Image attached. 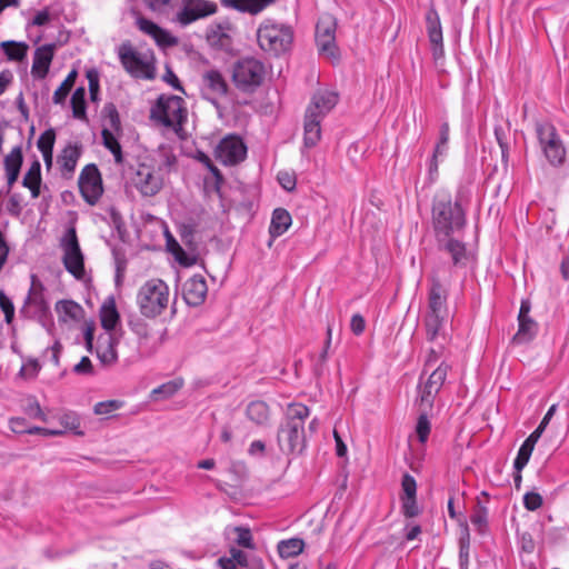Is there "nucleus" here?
<instances>
[{
    "instance_id": "nucleus-1",
    "label": "nucleus",
    "mask_w": 569,
    "mask_h": 569,
    "mask_svg": "<svg viewBox=\"0 0 569 569\" xmlns=\"http://www.w3.org/2000/svg\"><path fill=\"white\" fill-rule=\"evenodd\" d=\"M174 162L172 152L161 147L137 166L130 182L142 197H153L162 189L164 177Z\"/></svg>"
},
{
    "instance_id": "nucleus-2",
    "label": "nucleus",
    "mask_w": 569,
    "mask_h": 569,
    "mask_svg": "<svg viewBox=\"0 0 569 569\" xmlns=\"http://www.w3.org/2000/svg\"><path fill=\"white\" fill-rule=\"evenodd\" d=\"M450 368L442 356V349L431 348L427 355L418 386L420 407L425 409L432 408L436 396L441 390Z\"/></svg>"
},
{
    "instance_id": "nucleus-3",
    "label": "nucleus",
    "mask_w": 569,
    "mask_h": 569,
    "mask_svg": "<svg viewBox=\"0 0 569 569\" xmlns=\"http://www.w3.org/2000/svg\"><path fill=\"white\" fill-rule=\"evenodd\" d=\"M309 409L301 403L289 406L278 430V443L282 452H300L305 448V419Z\"/></svg>"
},
{
    "instance_id": "nucleus-4",
    "label": "nucleus",
    "mask_w": 569,
    "mask_h": 569,
    "mask_svg": "<svg viewBox=\"0 0 569 569\" xmlns=\"http://www.w3.org/2000/svg\"><path fill=\"white\" fill-rule=\"evenodd\" d=\"M171 301V291L167 282L159 278L144 281L136 295V303L140 313L148 319L162 315Z\"/></svg>"
},
{
    "instance_id": "nucleus-5",
    "label": "nucleus",
    "mask_w": 569,
    "mask_h": 569,
    "mask_svg": "<svg viewBox=\"0 0 569 569\" xmlns=\"http://www.w3.org/2000/svg\"><path fill=\"white\" fill-rule=\"evenodd\" d=\"M432 223L439 241L446 240L465 226V213L447 194L438 196L432 206Z\"/></svg>"
},
{
    "instance_id": "nucleus-6",
    "label": "nucleus",
    "mask_w": 569,
    "mask_h": 569,
    "mask_svg": "<svg viewBox=\"0 0 569 569\" xmlns=\"http://www.w3.org/2000/svg\"><path fill=\"white\" fill-rule=\"evenodd\" d=\"M257 40L263 51L278 56L291 48L293 30L288 24L268 19L259 26Z\"/></svg>"
},
{
    "instance_id": "nucleus-7",
    "label": "nucleus",
    "mask_w": 569,
    "mask_h": 569,
    "mask_svg": "<svg viewBox=\"0 0 569 569\" xmlns=\"http://www.w3.org/2000/svg\"><path fill=\"white\" fill-rule=\"evenodd\" d=\"M150 117L153 121L178 133L187 119L184 100L178 96L162 94L152 106Z\"/></svg>"
},
{
    "instance_id": "nucleus-8",
    "label": "nucleus",
    "mask_w": 569,
    "mask_h": 569,
    "mask_svg": "<svg viewBox=\"0 0 569 569\" xmlns=\"http://www.w3.org/2000/svg\"><path fill=\"white\" fill-rule=\"evenodd\" d=\"M118 57L123 69L133 78L151 80L156 76L153 54L138 51L129 42L118 47Z\"/></svg>"
},
{
    "instance_id": "nucleus-9",
    "label": "nucleus",
    "mask_w": 569,
    "mask_h": 569,
    "mask_svg": "<svg viewBox=\"0 0 569 569\" xmlns=\"http://www.w3.org/2000/svg\"><path fill=\"white\" fill-rule=\"evenodd\" d=\"M266 67L256 58L241 59L233 66L232 80L241 91H253L263 82Z\"/></svg>"
},
{
    "instance_id": "nucleus-10",
    "label": "nucleus",
    "mask_w": 569,
    "mask_h": 569,
    "mask_svg": "<svg viewBox=\"0 0 569 569\" xmlns=\"http://www.w3.org/2000/svg\"><path fill=\"white\" fill-rule=\"evenodd\" d=\"M536 132L548 161L552 166L561 164L566 157V149L556 128L548 122L537 123Z\"/></svg>"
},
{
    "instance_id": "nucleus-11",
    "label": "nucleus",
    "mask_w": 569,
    "mask_h": 569,
    "mask_svg": "<svg viewBox=\"0 0 569 569\" xmlns=\"http://www.w3.org/2000/svg\"><path fill=\"white\" fill-rule=\"evenodd\" d=\"M337 21L331 14H322L316 26V42L320 54L331 61L339 60V52L336 46Z\"/></svg>"
},
{
    "instance_id": "nucleus-12",
    "label": "nucleus",
    "mask_w": 569,
    "mask_h": 569,
    "mask_svg": "<svg viewBox=\"0 0 569 569\" xmlns=\"http://www.w3.org/2000/svg\"><path fill=\"white\" fill-rule=\"evenodd\" d=\"M61 249L63 251L62 261L67 271L76 279H82L84 277L83 254L73 228L68 229L61 239Z\"/></svg>"
},
{
    "instance_id": "nucleus-13",
    "label": "nucleus",
    "mask_w": 569,
    "mask_h": 569,
    "mask_svg": "<svg viewBox=\"0 0 569 569\" xmlns=\"http://www.w3.org/2000/svg\"><path fill=\"white\" fill-rule=\"evenodd\" d=\"M217 10V3L210 0H182L174 21L181 27H187L197 20L214 14Z\"/></svg>"
},
{
    "instance_id": "nucleus-14",
    "label": "nucleus",
    "mask_w": 569,
    "mask_h": 569,
    "mask_svg": "<svg viewBox=\"0 0 569 569\" xmlns=\"http://www.w3.org/2000/svg\"><path fill=\"white\" fill-rule=\"evenodd\" d=\"M81 196L89 204H96L102 196V180L96 164H87L79 176Z\"/></svg>"
},
{
    "instance_id": "nucleus-15",
    "label": "nucleus",
    "mask_w": 569,
    "mask_h": 569,
    "mask_svg": "<svg viewBox=\"0 0 569 569\" xmlns=\"http://www.w3.org/2000/svg\"><path fill=\"white\" fill-rule=\"evenodd\" d=\"M247 147L237 136H227L216 148L217 159L226 166L237 164L244 160Z\"/></svg>"
},
{
    "instance_id": "nucleus-16",
    "label": "nucleus",
    "mask_w": 569,
    "mask_h": 569,
    "mask_svg": "<svg viewBox=\"0 0 569 569\" xmlns=\"http://www.w3.org/2000/svg\"><path fill=\"white\" fill-rule=\"evenodd\" d=\"M200 89L204 99L217 104L227 94L228 84L219 71L209 70L202 74Z\"/></svg>"
},
{
    "instance_id": "nucleus-17",
    "label": "nucleus",
    "mask_w": 569,
    "mask_h": 569,
    "mask_svg": "<svg viewBox=\"0 0 569 569\" xmlns=\"http://www.w3.org/2000/svg\"><path fill=\"white\" fill-rule=\"evenodd\" d=\"M136 26L141 32L151 37L162 49L174 47L179 42L178 38L171 32L142 16H137Z\"/></svg>"
},
{
    "instance_id": "nucleus-18",
    "label": "nucleus",
    "mask_w": 569,
    "mask_h": 569,
    "mask_svg": "<svg viewBox=\"0 0 569 569\" xmlns=\"http://www.w3.org/2000/svg\"><path fill=\"white\" fill-rule=\"evenodd\" d=\"M426 28L431 44L432 57L436 61L445 57L442 28L438 12L431 8L426 14Z\"/></svg>"
},
{
    "instance_id": "nucleus-19",
    "label": "nucleus",
    "mask_w": 569,
    "mask_h": 569,
    "mask_svg": "<svg viewBox=\"0 0 569 569\" xmlns=\"http://www.w3.org/2000/svg\"><path fill=\"white\" fill-rule=\"evenodd\" d=\"M54 311L57 313L59 325L67 329L74 328L84 317L83 308L78 302L68 299L57 301Z\"/></svg>"
},
{
    "instance_id": "nucleus-20",
    "label": "nucleus",
    "mask_w": 569,
    "mask_h": 569,
    "mask_svg": "<svg viewBox=\"0 0 569 569\" xmlns=\"http://www.w3.org/2000/svg\"><path fill=\"white\" fill-rule=\"evenodd\" d=\"M56 50V43H47L34 50L31 67V74L34 79L42 80L48 76Z\"/></svg>"
},
{
    "instance_id": "nucleus-21",
    "label": "nucleus",
    "mask_w": 569,
    "mask_h": 569,
    "mask_svg": "<svg viewBox=\"0 0 569 569\" xmlns=\"http://www.w3.org/2000/svg\"><path fill=\"white\" fill-rule=\"evenodd\" d=\"M118 338L112 332L100 335L97 341L96 355L104 367L113 366L118 360Z\"/></svg>"
},
{
    "instance_id": "nucleus-22",
    "label": "nucleus",
    "mask_w": 569,
    "mask_h": 569,
    "mask_svg": "<svg viewBox=\"0 0 569 569\" xmlns=\"http://www.w3.org/2000/svg\"><path fill=\"white\" fill-rule=\"evenodd\" d=\"M207 292V282L201 276L190 277L182 287L186 303L193 307L200 306L204 301Z\"/></svg>"
},
{
    "instance_id": "nucleus-23",
    "label": "nucleus",
    "mask_w": 569,
    "mask_h": 569,
    "mask_svg": "<svg viewBox=\"0 0 569 569\" xmlns=\"http://www.w3.org/2000/svg\"><path fill=\"white\" fill-rule=\"evenodd\" d=\"M337 102V92L328 89H320L313 94L306 111H311V113H316L317 117L323 119L335 108Z\"/></svg>"
},
{
    "instance_id": "nucleus-24",
    "label": "nucleus",
    "mask_w": 569,
    "mask_h": 569,
    "mask_svg": "<svg viewBox=\"0 0 569 569\" xmlns=\"http://www.w3.org/2000/svg\"><path fill=\"white\" fill-rule=\"evenodd\" d=\"M233 27L230 22L223 21L219 23H212L207 29V40L211 46L219 48H228L231 43V37L233 34Z\"/></svg>"
},
{
    "instance_id": "nucleus-25",
    "label": "nucleus",
    "mask_w": 569,
    "mask_h": 569,
    "mask_svg": "<svg viewBox=\"0 0 569 569\" xmlns=\"http://www.w3.org/2000/svg\"><path fill=\"white\" fill-rule=\"evenodd\" d=\"M81 156V147L77 143L67 144L58 157V163L64 177H71Z\"/></svg>"
},
{
    "instance_id": "nucleus-26",
    "label": "nucleus",
    "mask_w": 569,
    "mask_h": 569,
    "mask_svg": "<svg viewBox=\"0 0 569 569\" xmlns=\"http://www.w3.org/2000/svg\"><path fill=\"white\" fill-rule=\"evenodd\" d=\"M447 295L439 281L432 280L429 290L428 313L427 315H446L447 316Z\"/></svg>"
},
{
    "instance_id": "nucleus-27",
    "label": "nucleus",
    "mask_w": 569,
    "mask_h": 569,
    "mask_svg": "<svg viewBox=\"0 0 569 569\" xmlns=\"http://www.w3.org/2000/svg\"><path fill=\"white\" fill-rule=\"evenodd\" d=\"M322 118L317 117L316 113H311V111H306L305 116V133H303V143L307 148L315 147L321 138V127L320 123Z\"/></svg>"
},
{
    "instance_id": "nucleus-28",
    "label": "nucleus",
    "mask_w": 569,
    "mask_h": 569,
    "mask_svg": "<svg viewBox=\"0 0 569 569\" xmlns=\"http://www.w3.org/2000/svg\"><path fill=\"white\" fill-rule=\"evenodd\" d=\"M276 0H222V4L239 12L258 14Z\"/></svg>"
},
{
    "instance_id": "nucleus-29",
    "label": "nucleus",
    "mask_w": 569,
    "mask_h": 569,
    "mask_svg": "<svg viewBox=\"0 0 569 569\" xmlns=\"http://www.w3.org/2000/svg\"><path fill=\"white\" fill-rule=\"evenodd\" d=\"M120 319L113 297H108L100 308L101 326L107 332H111Z\"/></svg>"
},
{
    "instance_id": "nucleus-30",
    "label": "nucleus",
    "mask_w": 569,
    "mask_h": 569,
    "mask_svg": "<svg viewBox=\"0 0 569 569\" xmlns=\"http://www.w3.org/2000/svg\"><path fill=\"white\" fill-rule=\"evenodd\" d=\"M292 218L283 208H277L272 212L269 233L272 238L282 236L291 226Z\"/></svg>"
},
{
    "instance_id": "nucleus-31",
    "label": "nucleus",
    "mask_w": 569,
    "mask_h": 569,
    "mask_svg": "<svg viewBox=\"0 0 569 569\" xmlns=\"http://www.w3.org/2000/svg\"><path fill=\"white\" fill-rule=\"evenodd\" d=\"M41 182V164L34 160L22 179V186L30 190L33 199H37L40 196Z\"/></svg>"
},
{
    "instance_id": "nucleus-32",
    "label": "nucleus",
    "mask_w": 569,
    "mask_h": 569,
    "mask_svg": "<svg viewBox=\"0 0 569 569\" xmlns=\"http://www.w3.org/2000/svg\"><path fill=\"white\" fill-rule=\"evenodd\" d=\"M247 418L257 426H267L270 421V410L266 402L251 401L246 409Z\"/></svg>"
},
{
    "instance_id": "nucleus-33",
    "label": "nucleus",
    "mask_w": 569,
    "mask_h": 569,
    "mask_svg": "<svg viewBox=\"0 0 569 569\" xmlns=\"http://www.w3.org/2000/svg\"><path fill=\"white\" fill-rule=\"evenodd\" d=\"M0 49L9 61H22L27 57L29 46L23 41L7 40L0 42Z\"/></svg>"
},
{
    "instance_id": "nucleus-34",
    "label": "nucleus",
    "mask_w": 569,
    "mask_h": 569,
    "mask_svg": "<svg viewBox=\"0 0 569 569\" xmlns=\"http://www.w3.org/2000/svg\"><path fill=\"white\" fill-rule=\"evenodd\" d=\"M536 443L537 440L530 436L522 442L513 461V468L516 471L521 472L522 469L527 466Z\"/></svg>"
},
{
    "instance_id": "nucleus-35",
    "label": "nucleus",
    "mask_w": 569,
    "mask_h": 569,
    "mask_svg": "<svg viewBox=\"0 0 569 569\" xmlns=\"http://www.w3.org/2000/svg\"><path fill=\"white\" fill-rule=\"evenodd\" d=\"M70 103L73 118L81 121H87L86 89L83 87H79L73 91Z\"/></svg>"
},
{
    "instance_id": "nucleus-36",
    "label": "nucleus",
    "mask_w": 569,
    "mask_h": 569,
    "mask_svg": "<svg viewBox=\"0 0 569 569\" xmlns=\"http://www.w3.org/2000/svg\"><path fill=\"white\" fill-rule=\"evenodd\" d=\"M182 386L183 380L181 378H176L154 388L150 396L153 400L168 399L176 395L182 388Z\"/></svg>"
},
{
    "instance_id": "nucleus-37",
    "label": "nucleus",
    "mask_w": 569,
    "mask_h": 569,
    "mask_svg": "<svg viewBox=\"0 0 569 569\" xmlns=\"http://www.w3.org/2000/svg\"><path fill=\"white\" fill-rule=\"evenodd\" d=\"M78 72L77 70H71L62 83L56 89L52 96V101L54 104H63L66 99L74 86Z\"/></svg>"
},
{
    "instance_id": "nucleus-38",
    "label": "nucleus",
    "mask_w": 569,
    "mask_h": 569,
    "mask_svg": "<svg viewBox=\"0 0 569 569\" xmlns=\"http://www.w3.org/2000/svg\"><path fill=\"white\" fill-rule=\"evenodd\" d=\"M305 541L299 538L282 540L278 543V552L281 558H292L303 551Z\"/></svg>"
},
{
    "instance_id": "nucleus-39",
    "label": "nucleus",
    "mask_w": 569,
    "mask_h": 569,
    "mask_svg": "<svg viewBox=\"0 0 569 569\" xmlns=\"http://www.w3.org/2000/svg\"><path fill=\"white\" fill-rule=\"evenodd\" d=\"M229 553L230 557H221L218 560V563L222 569H236L238 566L247 567L248 561L246 552L237 548H231Z\"/></svg>"
},
{
    "instance_id": "nucleus-40",
    "label": "nucleus",
    "mask_w": 569,
    "mask_h": 569,
    "mask_svg": "<svg viewBox=\"0 0 569 569\" xmlns=\"http://www.w3.org/2000/svg\"><path fill=\"white\" fill-rule=\"evenodd\" d=\"M101 136L103 146L113 154L114 161L117 163H121L123 158L121 146L118 141V138L113 134L111 130L107 128L102 130Z\"/></svg>"
},
{
    "instance_id": "nucleus-41",
    "label": "nucleus",
    "mask_w": 569,
    "mask_h": 569,
    "mask_svg": "<svg viewBox=\"0 0 569 569\" xmlns=\"http://www.w3.org/2000/svg\"><path fill=\"white\" fill-rule=\"evenodd\" d=\"M519 329L515 336V340L519 343L531 340L537 332V323L531 318L518 319Z\"/></svg>"
},
{
    "instance_id": "nucleus-42",
    "label": "nucleus",
    "mask_w": 569,
    "mask_h": 569,
    "mask_svg": "<svg viewBox=\"0 0 569 569\" xmlns=\"http://www.w3.org/2000/svg\"><path fill=\"white\" fill-rule=\"evenodd\" d=\"M446 315L426 316V331L428 340L433 341L438 338L446 321Z\"/></svg>"
},
{
    "instance_id": "nucleus-43",
    "label": "nucleus",
    "mask_w": 569,
    "mask_h": 569,
    "mask_svg": "<svg viewBox=\"0 0 569 569\" xmlns=\"http://www.w3.org/2000/svg\"><path fill=\"white\" fill-rule=\"evenodd\" d=\"M58 420L62 427L59 430H63V433L66 431H73L76 435H82V431L79 430L80 417L76 412L62 411L61 413H59Z\"/></svg>"
},
{
    "instance_id": "nucleus-44",
    "label": "nucleus",
    "mask_w": 569,
    "mask_h": 569,
    "mask_svg": "<svg viewBox=\"0 0 569 569\" xmlns=\"http://www.w3.org/2000/svg\"><path fill=\"white\" fill-rule=\"evenodd\" d=\"M441 242L443 243V248L451 254L455 264L463 263L466 259V248L462 242L453 240L450 237Z\"/></svg>"
},
{
    "instance_id": "nucleus-45",
    "label": "nucleus",
    "mask_w": 569,
    "mask_h": 569,
    "mask_svg": "<svg viewBox=\"0 0 569 569\" xmlns=\"http://www.w3.org/2000/svg\"><path fill=\"white\" fill-rule=\"evenodd\" d=\"M459 563L461 569H468L470 552V535L467 526L463 527L459 539Z\"/></svg>"
},
{
    "instance_id": "nucleus-46",
    "label": "nucleus",
    "mask_w": 569,
    "mask_h": 569,
    "mask_svg": "<svg viewBox=\"0 0 569 569\" xmlns=\"http://www.w3.org/2000/svg\"><path fill=\"white\" fill-rule=\"evenodd\" d=\"M22 151L20 147L13 148L4 158L6 173H20L22 166Z\"/></svg>"
},
{
    "instance_id": "nucleus-47",
    "label": "nucleus",
    "mask_w": 569,
    "mask_h": 569,
    "mask_svg": "<svg viewBox=\"0 0 569 569\" xmlns=\"http://www.w3.org/2000/svg\"><path fill=\"white\" fill-rule=\"evenodd\" d=\"M23 411L32 419H38L41 420L42 422L49 421L48 413L42 410L40 403L34 397H30L27 399V402L23 407Z\"/></svg>"
},
{
    "instance_id": "nucleus-48",
    "label": "nucleus",
    "mask_w": 569,
    "mask_h": 569,
    "mask_svg": "<svg viewBox=\"0 0 569 569\" xmlns=\"http://www.w3.org/2000/svg\"><path fill=\"white\" fill-rule=\"evenodd\" d=\"M427 410L423 407H420V416L418 418L417 425H416V433L418 436V439L421 443H425L428 440L431 426L430 421L427 417Z\"/></svg>"
},
{
    "instance_id": "nucleus-49",
    "label": "nucleus",
    "mask_w": 569,
    "mask_h": 569,
    "mask_svg": "<svg viewBox=\"0 0 569 569\" xmlns=\"http://www.w3.org/2000/svg\"><path fill=\"white\" fill-rule=\"evenodd\" d=\"M448 141H449V126L448 123H442L439 131V141L437 142L433 153L436 157L443 158L447 154L448 150Z\"/></svg>"
},
{
    "instance_id": "nucleus-50",
    "label": "nucleus",
    "mask_w": 569,
    "mask_h": 569,
    "mask_svg": "<svg viewBox=\"0 0 569 569\" xmlns=\"http://www.w3.org/2000/svg\"><path fill=\"white\" fill-rule=\"evenodd\" d=\"M56 142V132L53 129H48L42 132L37 141V147L41 153L53 152Z\"/></svg>"
},
{
    "instance_id": "nucleus-51",
    "label": "nucleus",
    "mask_w": 569,
    "mask_h": 569,
    "mask_svg": "<svg viewBox=\"0 0 569 569\" xmlns=\"http://www.w3.org/2000/svg\"><path fill=\"white\" fill-rule=\"evenodd\" d=\"M122 406L123 402L120 400L100 401L94 405L93 412L98 416H108L122 408Z\"/></svg>"
},
{
    "instance_id": "nucleus-52",
    "label": "nucleus",
    "mask_w": 569,
    "mask_h": 569,
    "mask_svg": "<svg viewBox=\"0 0 569 569\" xmlns=\"http://www.w3.org/2000/svg\"><path fill=\"white\" fill-rule=\"evenodd\" d=\"M402 496L401 498L417 497V482L412 476L406 473L401 480Z\"/></svg>"
},
{
    "instance_id": "nucleus-53",
    "label": "nucleus",
    "mask_w": 569,
    "mask_h": 569,
    "mask_svg": "<svg viewBox=\"0 0 569 569\" xmlns=\"http://www.w3.org/2000/svg\"><path fill=\"white\" fill-rule=\"evenodd\" d=\"M471 523L479 532H483L487 528L488 512L486 508H479L470 518Z\"/></svg>"
},
{
    "instance_id": "nucleus-54",
    "label": "nucleus",
    "mask_w": 569,
    "mask_h": 569,
    "mask_svg": "<svg viewBox=\"0 0 569 569\" xmlns=\"http://www.w3.org/2000/svg\"><path fill=\"white\" fill-rule=\"evenodd\" d=\"M402 513L407 518H413L419 515L420 510L416 498H401Z\"/></svg>"
},
{
    "instance_id": "nucleus-55",
    "label": "nucleus",
    "mask_w": 569,
    "mask_h": 569,
    "mask_svg": "<svg viewBox=\"0 0 569 569\" xmlns=\"http://www.w3.org/2000/svg\"><path fill=\"white\" fill-rule=\"evenodd\" d=\"M234 531L237 533L236 542L239 546L244 547V548H249V549L253 548L252 535H251V532H250V530L248 528L237 527L234 529Z\"/></svg>"
},
{
    "instance_id": "nucleus-56",
    "label": "nucleus",
    "mask_w": 569,
    "mask_h": 569,
    "mask_svg": "<svg viewBox=\"0 0 569 569\" xmlns=\"http://www.w3.org/2000/svg\"><path fill=\"white\" fill-rule=\"evenodd\" d=\"M556 409H557L556 405H552L548 409V411L546 412L545 417L540 421L539 426L536 428V430L533 432L530 433V437H533V439L537 440V441L539 440V438L541 437V435L545 431L546 427L548 426L549 421L553 417V415L556 412Z\"/></svg>"
},
{
    "instance_id": "nucleus-57",
    "label": "nucleus",
    "mask_w": 569,
    "mask_h": 569,
    "mask_svg": "<svg viewBox=\"0 0 569 569\" xmlns=\"http://www.w3.org/2000/svg\"><path fill=\"white\" fill-rule=\"evenodd\" d=\"M0 308L4 313L7 323H10L14 317V307L11 299L3 291H0Z\"/></svg>"
},
{
    "instance_id": "nucleus-58",
    "label": "nucleus",
    "mask_w": 569,
    "mask_h": 569,
    "mask_svg": "<svg viewBox=\"0 0 569 569\" xmlns=\"http://www.w3.org/2000/svg\"><path fill=\"white\" fill-rule=\"evenodd\" d=\"M523 506L530 511H535L542 506V497L537 492H527L523 497Z\"/></svg>"
},
{
    "instance_id": "nucleus-59",
    "label": "nucleus",
    "mask_w": 569,
    "mask_h": 569,
    "mask_svg": "<svg viewBox=\"0 0 569 569\" xmlns=\"http://www.w3.org/2000/svg\"><path fill=\"white\" fill-rule=\"evenodd\" d=\"M277 179L281 187L287 191H291L296 187V177L291 172L280 171L277 174Z\"/></svg>"
},
{
    "instance_id": "nucleus-60",
    "label": "nucleus",
    "mask_w": 569,
    "mask_h": 569,
    "mask_svg": "<svg viewBox=\"0 0 569 569\" xmlns=\"http://www.w3.org/2000/svg\"><path fill=\"white\" fill-rule=\"evenodd\" d=\"M26 433L28 435H42L46 437H56V436H62L63 430H54L51 428H42V427H29L27 428Z\"/></svg>"
},
{
    "instance_id": "nucleus-61",
    "label": "nucleus",
    "mask_w": 569,
    "mask_h": 569,
    "mask_svg": "<svg viewBox=\"0 0 569 569\" xmlns=\"http://www.w3.org/2000/svg\"><path fill=\"white\" fill-rule=\"evenodd\" d=\"M73 371L78 375H92L93 366L88 357H82L81 360L73 367Z\"/></svg>"
},
{
    "instance_id": "nucleus-62",
    "label": "nucleus",
    "mask_w": 569,
    "mask_h": 569,
    "mask_svg": "<svg viewBox=\"0 0 569 569\" xmlns=\"http://www.w3.org/2000/svg\"><path fill=\"white\" fill-rule=\"evenodd\" d=\"M94 322L93 321H86L83 323V336L86 346L89 351H92V343H93V336H94Z\"/></svg>"
},
{
    "instance_id": "nucleus-63",
    "label": "nucleus",
    "mask_w": 569,
    "mask_h": 569,
    "mask_svg": "<svg viewBox=\"0 0 569 569\" xmlns=\"http://www.w3.org/2000/svg\"><path fill=\"white\" fill-rule=\"evenodd\" d=\"M52 19V16L50 14V12L44 9V10H41V11H38L32 21L30 22L31 26H37V27H42V26H46L48 24Z\"/></svg>"
},
{
    "instance_id": "nucleus-64",
    "label": "nucleus",
    "mask_w": 569,
    "mask_h": 569,
    "mask_svg": "<svg viewBox=\"0 0 569 569\" xmlns=\"http://www.w3.org/2000/svg\"><path fill=\"white\" fill-rule=\"evenodd\" d=\"M10 430L14 433H26L27 420L21 417H14L9 420Z\"/></svg>"
}]
</instances>
